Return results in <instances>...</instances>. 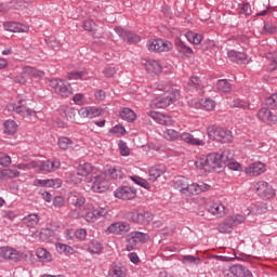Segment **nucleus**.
<instances>
[{
  "instance_id": "nucleus-1",
  "label": "nucleus",
  "mask_w": 277,
  "mask_h": 277,
  "mask_svg": "<svg viewBox=\"0 0 277 277\" xmlns=\"http://www.w3.org/2000/svg\"><path fill=\"white\" fill-rule=\"evenodd\" d=\"M181 98V91L179 89L170 88L168 89L162 96L154 98L150 103L151 109H166L170 107L173 103H176Z\"/></svg>"
},
{
  "instance_id": "nucleus-2",
  "label": "nucleus",
  "mask_w": 277,
  "mask_h": 277,
  "mask_svg": "<svg viewBox=\"0 0 277 277\" xmlns=\"http://www.w3.org/2000/svg\"><path fill=\"white\" fill-rule=\"evenodd\" d=\"M233 159V154L228 151V149L219 151V153H212L208 155V166L211 170H220L224 168V164L226 161H230Z\"/></svg>"
},
{
  "instance_id": "nucleus-3",
  "label": "nucleus",
  "mask_w": 277,
  "mask_h": 277,
  "mask_svg": "<svg viewBox=\"0 0 277 277\" xmlns=\"http://www.w3.org/2000/svg\"><path fill=\"white\" fill-rule=\"evenodd\" d=\"M126 219L129 220V222H133L134 224L148 226V224H150V221L153 220V213L148 211H140L137 209H133L126 213Z\"/></svg>"
},
{
  "instance_id": "nucleus-4",
  "label": "nucleus",
  "mask_w": 277,
  "mask_h": 277,
  "mask_svg": "<svg viewBox=\"0 0 277 277\" xmlns=\"http://www.w3.org/2000/svg\"><path fill=\"white\" fill-rule=\"evenodd\" d=\"M206 135L205 132L200 130H195L193 132H183L180 135V138L182 142H185V144H188V146H205L206 142Z\"/></svg>"
},
{
  "instance_id": "nucleus-5",
  "label": "nucleus",
  "mask_w": 277,
  "mask_h": 277,
  "mask_svg": "<svg viewBox=\"0 0 277 277\" xmlns=\"http://www.w3.org/2000/svg\"><path fill=\"white\" fill-rule=\"evenodd\" d=\"M50 88H52L54 92L63 98H68V96H72V87H70L69 83H66L62 79L54 78L50 80Z\"/></svg>"
},
{
  "instance_id": "nucleus-6",
  "label": "nucleus",
  "mask_w": 277,
  "mask_h": 277,
  "mask_svg": "<svg viewBox=\"0 0 277 277\" xmlns=\"http://www.w3.org/2000/svg\"><path fill=\"white\" fill-rule=\"evenodd\" d=\"M150 240V236L146 233H142V232H131L128 236H127V250H129V252H131V250H135V248L137 247L138 243H146V241Z\"/></svg>"
},
{
  "instance_id": "nucleus-7",
  "label": "nucleus",
  "mask_w": 277,
  "mask_h": 277,
  "mask_svg": "<svg viewBox=\"0 0 277 277\" xmlns=\"http://www.w3.org/2000/svg\"><path fill=\"white\" fill-rule=\"evenodd\" d=\"M172 42L163 39H151L147 41L148 51H153L154 53H164L168 51H172Z\"/></svg>"
},
{
  "instance_id": "nucleus-8",
  "label": "nucleus",
  "mask_w": 277,
  "mask_h": 277,
  "mask_svg": "<svg viewBox=\"0 0 277 277\" xmlns=\"http://www.w3.org/2000/svg\"><path fill=\"white\" fill-rule=\"evenodd\" d=\"M92 190L95 194H104L109 189V182L107 180V174L100 172L92 177Z\"/></svg>"
},
{
  "instance_id": "nucleus-9",
  "label": "nucleus",
  "mask_w": 277,
  "mask_h": 277,
  "mask_svg": "<svg viewBox=\"0 0 277 277\" xmlns=\"http://www.w3.org/2000/svg\"><path fill=\"white\" fill-rule=\"evenodd\" d=\"M255 192L263 200H269L276 196V190L269 183L261 181L254 185Z\"/></svg>"
},
{
  "instance_id": "nucleus-10",
  "label": "nucleus",
  "mask_w": 277,
  "mask_h": 277,
  "mask_svg": "<svg viewBox=\"0 0 277 277\" xmlns=\"http://www.w3.org/2000/svg\"><path fill=\"white\" fill-rule=\"evenodd\" d=\"M209 189H211V186L205 184V182L194 183L187 186H181V192L182 194H185V196H198V194L209 192Z\"/></svg>"
},
{
  "instance_id": "nucleus-11",
  "label": "nucleus",
  "mask_w": 277,
  "mask_h": 277,
  "mask_svg": "<svg viewBox=\"0 0 277 277\" xmlns=\"http://www.w3.org/2000/svg\"><path fill=\"white\" fill-rule=\"evenodd\" d=\"M115 31L119 35V38H122L123 42H127L128 44H137V42H141L142 40V37L138 35L124 30L120 26L115 27Z\"/></svg>"
},
{
  "instance_id": "nucleus-12",
  "label": "nucleus",
  "mask_w": 277,
  "mask_h": 277,
  "mask_svg": "<svg viewBox=\"0 0 277 277\" xmlns=\"http://www.w3.org/2000/svg\"><path fill=\"white\" fill-rule=\"evenodd\" d=\"M137 196V190L131 186H121L115 190V197L119 200H133Z\"/></svg>"
},
{
  "instance_id": "nucleus-13",
  "label": "nucleus",
  "mask_w": 277,
  "mask_h": 277,
  "mask_svg": "<svg viewBox=\"0 0 277 277\" xmlns=\"http://www.w3.org/2000/svg\"><path fill=\"white\" fill-rule=\"evenodd\" d=\"M107 215V210L105 208H89V210L82 213V217L85 222H96V220H101V217H105Z\"/></svg>"
},
{
  "instance_id": "nucleus-14",
  "label": "nucleus",
  "mask_w": 277,
  "mask_h": 277,
  "mask_svg": "<svg viewBox=\"0 0 277 277\" xmlns=\"http://www.w3.org/2000/svg\"><path fill=\"white\" fill-rule=\"evenodd\" d=\"M113 235H127L131 230V224L124 221L113 223L107 228Z\"/></svg>"
},
{
  "instance_id": "nucleus-15",
  "label": "nucleus",
  "mask_w": 277,
  "mask_h": 277,
  "mask_svg": "<svg viewBox=\"0 0 277 277\" xmlns=\"http://www.w3.org/2000/svg\"><path fill=\"white\" fill-rule=\"evenodd\" d=\"M147 116H149V118H153V120L158 122V124H163L164 127H172V124H174V120H172V117H170L169 115H163L159 111L149 110L147 111Z\"/></svg>"
},
{
  "instance_id": "nucleus-16",
  "label": "nucleus",
  "mask_w": 277,
  "mask_h": 277,
  "mask_svg": "<svg viewBox=\"0 0 277 277\" xmlns=\"http://www.w3.org/2000/svg\"><path fill=\"white\" fill-rule=\"evenodd\" d=\"M0 256L2 259H6L9 261H15L18 262L21 259H23V253L19 251H16L15 249L9 248V247H1L0 248Z\"/></svg>"
},
{
  "instance_id": "nucleus-17",
  "label": "nucleus",
  "mask_w": 277,
  "mask_h": 277,
  "mask_svg": "<svg viewBox=\"0 0 277 277\" xmlns=\"http://www.w3.org/2000/svg\"><path fill=\"white\" fill-rule=\"evenodd\" d=\"M206 209L215 217H224L226 215V208L221 202L210 201L207 203Z\"/></svg>"
},
{
  "instance_id": "nucleus-18",
  "label": "nucleus",
  "mask_w": 277,
  "mask_h": 277,
  "mask_svg": "<svg viewBox=\"0 0 277 277\" xmlns=\"http://www.w3.org/2000/svg\"><path fill=\"white\" fill-rule=\"evenodd\" d=\"M243 172L247 174V176H260V174L265 172V163L261 161L253 162L249 167H246Z\"/></svg>"
},
{
  "instance_id": "nucleus-19",
  "label": "nucleus",
  "mask_w": 277,
  "mask_h": 277,
  "mask_svg": "<svg viewBox=\"0 0 277 277\" xmlns=\"http://www.w3.org/2000/svg\"><path fill=\"white\" fill-rule=\"evenodd\" d=\"M39 166V170L42 172H55V170H60L61 162L60 160H44V161H37Z\"/></svg>"
},
{
  "instance_id": "nucleus-20",
  "label": "nucleus",
  "mask_w": 277,
  "mask_h": 277,
  "mask_svg": "<svg viewBox=\"0 0 277 277\" xmlns=\"http://www.w3.org/2000/svg\"><path fill=\"white\" fill-rule=\"evenodd\" d=\"M145 69L148 75L155 77V75H161L163 67L161 66V63H159V61L150 60L145 63Z\"/></svg>"
},
{
  "instance_id": "nucleus-21",
  "label": "nucleus",
  "mask_w": 277,
  "mask_h": 277,
  "mask_svg": "<svg viewBox=\"0 0 277 277\" xmlns=\"http://www.w3.org/2000/svg\"><path fill=\"white\" fill-rule=\"evenodd\" d=\"M258 118H259V120H262V122H267L268 124L277 122V116L273 115L272 110H269L266 107H263L258 113Z\"/></svg>"
},
{
  "instance_id": "nucleus-22",
  "label": "nucleus",
  "mask_w": 277,
  "mask_h": 277,
  "mask_svg": "<svg viewBox=\"0 0 277 277\" xmlns=\"http://www.w3.org/2000/svg\"><path fill=\"white\" fill-rule=\"evenodd\" d=\"M230 62H234L235 64H248L249 60H248V55L243 52H238L235 50H230L227 53Z\"/></svg>"
},
{
  "instance_id": "nucleus-23",
  "label": "nucleus",
  "mask_w": 277,
  "mask_h": 277,
  "mask_svg": "<svg viewBox=\"0 0 277 277\" xmlns=\"http://www.w3.org/2000/svg\"><path fill=\"white\" fill-rule=\"evenodd\" d=\"M68 202L71 205V207L79 209V207H83L85 205V197H83V195L80 193L72 192L68 196Z\"/></svg>"
},
{
  "instance_id": "nucleus-24",
  "label": "nucleus",
  "mask_w": 277,
  "mask_h": 277,
  "mask_svg": "<svg viewBox=\"0 0 277 277\" xmlns=\"http://www.w3.org/2000/svg\"><path fill=\"white\" fill-rule=\"evenodd\" d=\"M34 185L36 187H53L54 189H57L62 187V180H35Z\"/></svg>"
},
{
  "instance_id": "nucleus-25",
  "label": "nucleus",
  "mask_w": 277,
  "mask_h": 277,
  "mask_svg": "<svg viewBox=\"0 0 277 277\" xmlns=\"http://www.w3.org/2000/svg\"><path fill=\"white\" fill-rule=\"evenodd\" d=\"M162 174H166V164H156L149 169V181L155 183Z\"/></svg>"
},
{
  "instance_id": "nucleus-26",
  "label": "nucleus",
  "mask_w": 277,
  "mask_h": 277,
  "mask_svg": "<svg viewBox=\"0 0 277 277\" xmlns=\"http://www.w3.org/2000/svg\"><path fill=\"white\" fill-rule=\"evenodd\" d=\"M232 274L233 276H236V277H254L252 275V272H250L248 267L240 264H235L232 266Z\"/></svg>"
},
{
  "instance_id": "nucleus-27",
  "label": "nucleus",
  "mask_w": 277,
  "mask_h": 277,
  "mask_svg": "<svg viewBox=\"0 0 277 277\" xmlns=\"http://www.w3.org/2000/svg\"><path fill=\"white\" fill-rule=\"evenodd\" d=\"M4 29L6 31H13L14 34H21L27 31L29 27L16 22H5Z\"/></svg>"
},
{
  "instance_id": "nucleus-28",
  "label": "nucleus",
  "mask_w": 277,
  "mask_h": 277,
  "mask_svg": "<svg viewBox=\"0 0 277 277\" xmlns=\"http://www.w3.org/2000/svg\"><path fill=\"white\" fill-rule=\"evenodd\" d=\"M23 101H19L18 104H16L15 106H13L14 113L18 114L19 116H36V111L31 110L30 108H28L27 106H25V104H23Z\"/></svg>"
},
{
  "instance_id": "nucleus-29",
  "label": "nucleus",
  "mask_w": 277,
  "mask_h": 277,
  "mask_svg": "<svg viewBox=\"0 0 277 277\" xmlns=\"http://www.w3.org/2000/svg\"><path fill=\"white\" fill-rule=\"evenodd\" d=\"M102 174H106V180L109 181L111 179L118 180L124 176V173L120 168L110 167L109 169L102 172Z\"/></svg>"
},
{
  "instance_id": "nucleus-30",
  "label": "nucleus",
  "mask_w": 277,
  "mask_h": 277,
  "mask_svg": "<svg viewBox=\"0 0 277 277\" xmlns=\"http://www.w3.org/2000/svg\"><path fill=\"white\" fill-rule=\"evenodd\" d=\"M24 226L28 228H36L38 224H40V215L37 213L28 214L22 220Z\"/></svg>"
},
{
  "instance_id": "nucleus-31",
  "label": "nucleus",
  "mask_w": 277,
  "mask_h": 277,
  "mask_svg": "<svg viewBox=\"0 0 277 277\" xmlns=\"http://www.w3.org/2000/svg\"><path fill=\"white\" fill-rule=\"evenodd\" d=\"M175 47L177 49V53H181L184 57H192V55H194V50L181 40L175 42Z\"/></svg>"
},
{
  "instance_id": "nucleus-32",
  "label": "nucleus",
  "mask_w": 277,
  "mask_h": 277,
  "mask_svg": "<svg viewBox=\"0 0 277 277\" xmlns=\"http://www.w3.org/2000/svg\"><path fill=\"white\" fill-rule=\"evenodd\" d=\"M36 256L41 263H51L53 261V255L44 248H38L36 250Z\"/></svg>"
},
{
  "instance_id": "nucleus-33",
  "label": "nucleus",
  "mask_w": 277,
  "mask_h": 277,
  "mask_svg": "<svg viewBox=\"0 0 277 277\" xmlns=\"http://www.w3.org/2000/svg\"><path fill=\"white\" fill-rule=\"evenodd\" d=\"M216 142H221L222 144H228L233 142V132L221 128V130H219V136L216 137Z\"/></svg>"
},
{
  "instance_id": "nucleus-34",
  "label": "nucleus",
  "mask_w": 277,
  "mask_h": 277,
  "mask_svg": "<svg viewBox=\"0 0 277 277\" xmlns=\"http://www.w3.org/2000/svg\"><path fill=\"white\" fill-rule=\"evenodd\" d=\"M233 220L227 216L217 227L219 233L228 234L234 230Z\"/></svg>"
},
{
  "instance_id": "nucleus-35",
  "label": "nucleus",
  "mask_w": 277,
  "mask_h": 277,
  "mask_svg": "<svg viewBox=\"0 0 277 277\" xmlns=\"http://www.w3.org/2000/svg\"><path fill=\"white\" fill-rule=\"evenodd\" d=\"M58 113L61 118H64L65 120H72V118H75V108L72 107L61 106Z\"/></svg>"
},
{
  "instance_id": "nucleus-36",
  "label": "nucleus",
  "mask_w": 277,
  "mask_h": 277,
  "mask_svg": "<svg viewBox=\"0 0 277 277\" xmlns=\"http://www.w3.org/2000/svg\"><path fill=\"white\" fill-rule=\"evenodd\" d=\"M21 176V172L16 169H3L0 171V181H5V179H16Z\"/></svg>"
},
{
  "instance_id": "nucleus-37",
  "label": "nucleus",
  "mask_w": 277,
  "mask_h": 277,
  "mask_svg": "<svg viewBox=\"0 0 277 277\" xmlns=\"http://www.w3.org/2000/svg\"><path fill=\"white\" fill-rule=\"evenodd\" d=\"M113 277H127V268L120 263H113L111 265Z\"/></svg>"
},
{
  "instance_id": "nucleus-38",
  "label": "nucleus",
  "mask_w": 277,
  "mask_h": 277,
  "mask_svg": "<svg viewBox=\"0 0 277 277\" xmlns=\"http://www.w3.org/2000/svg\"><path fill=\"white\" fill-rule=\"evenodd\" d=\"M94 171V167H92L90 163L85 162L83 164H80L77 168V174L78 176H89V174H92Z\"/></svg>"
},
{
  "instance_id": "nucleus-39",
  "label": "nucleus",
  "mask_w": 277,
  "mask_h": 277,
  "mask_svg": "<svg viewBox=\"0 0 277 277\" xmlns=\"http://www.w3.org/2000/svg\"><path fill=\"white\" fill-rule=\"evenodd\" d=\"M120 118H122V120H127V122H134L137 116L135 115V111H133L131 108H123L120 111Z\"/></svg>"
},
{
  "instance_id": "nucleus-40",
  "label": "nucleus",
  "mask_w": 277,
  "mask_h": 277,
  "mask_svg": "<svg viewBox=\"0 0 277 277\" xmlns=\"http://www.w3.org/2000/svg\"><path fill=\"white\" fill-rule=\"evenodd\" d=\"M88 252L91 254H101V252H103V243L98 242L97 240L89 242Z\"/></svg>"
},
{
  "instance_id": "nucleus-41",
  "label": "nucleus",
  "mask_w": 277,
  "mask_h": 277,
  "mask_svg": "<svg viewBox=\"0 0 277 277\" xmlns=\"http://www.w3.org/2000/svg\"><path fill=\"white\" fill-rule=\"evenodd\" d=\"M3 127H4L3 131L6 135H14V133H16V131H17V126L14 120H6L3 123Z\"/></svg>"
},
{
  "instance_id": "nucleus-42",
  "label": "nucleus",
  "mask_w": 277,
  "mask_h": 277,
  "mask_svg": "<svg viewBox=\"0 0 277 277\" xmlns=\"http://www.w3.org/2000/svg\"><path fill=\"white\" fill-rule=\"evenodd\" d=\"M185 36L192 44H200V42H202V35L198 32L187 31Z\"/></svg>"
},
{
  "instance_id": "nucleus-43",
  "label": "nucleus",
  "mask_w": 277,
  "mask_h": 277,
  "mask_svg": "<svg viewBox=\"0 0 277 277\" xmlns=\"http://www.w3.org/2000/svg\"><path fill=\"white\" fill-rule=\"evenodd\" d=\"M182 263L183 265H200V263H202V260L194 255H184L182 256Z\"/></svg>"
},
{
  "instance_id": "nucleus-44",
  "label": "nucleus",
  "mask_w": 277,
  "mask_h": 277,
  "mask_svg": "<svg viewBox=\"0 0 277 277\" xmlns=\"http://www.w3.org/2000/svg\"><path fill=\"white\" fill-rule=\"evenodd\" d=\"M195 166L196 168H198L199 170H205L206 172H210V168H209V158L207 157H200L195 161Z\"/></svg>"
},
{
  "instance_id": "nucleus-45",
  "label": "nucleus",
  "mask_w": 277,
  "mask_h": 277,
  "mask_svg": "<svg viewBox=\"0 0 277 277\" xmlns=\"http://www.w3.org/2000/svg\"><path fill=\"white\" fill-rule=\"evenodd\" d=\"M216 88L220 92L228 93L230 90H233V85L230 82L226 79H221L216 83Z\"/></svg>"
},
{
  "instance_id": "nucleus-46",
  "label": "nucleus",
  "mask_w": 277,
  "mask_h": 277,
  "mask_svg": "<svg viewBox=\"0 0 277 277\" xmlns=\"http://www.w3.org/2000/svg\"><path fill=\"white\" fill-rule=\"evenodd\" d=\"M28 5L25 0H13L9 3L8 10H25Z\"/></svg>"
},
{
  "instance_id": "nucleus-47",
  "label": "nucleus",
  "mask_w": 277,
  "mask_h": 277,
  "mask_svg": "<svg viewBox=\"0 0 277 277\" xmlns=\"http://www.w3.org/2000/svg\"><path fill=\"white\" fill-rule=\"evenodd\" d=\"M202 81L199 77H190L188 80V90H202Z\"/></svg>"
},
{
  "instance_id": "nucleus-48",
  "label": "nucleus",
  "mask_w": 277,
  "mask_h": 277,
  "mask_svg": "<svg viewBox=\"0 0 277 277\" xmlns=\"http://www.w3.org/2000/svg\"><path fill=\"white\" fill-rule=\"evenodd\" d=\"M58 147L62 148V150H68V148H72V140L66 136L60 137Z\"/></svg>"
},
{
  "instance_id": "nucleus-49",
  "label": "nucleus",
  "mask_w": 277,
  "mask_h": 277,
  "mask_svg": "<svg viewBox=\"0 0 277 277\" xmlns=\"http://www.w3.org/2000/svg\"><path fill=\"white\" fill-rule=\"evenodd\" d=\"M220 130H221V128L217 127V126H210V127H208V129H207L208 137L210 140L216 141L217 136L220 134Z\"/></svg>"
},
{
  "instance_id": "nucleus-50",
  "label": "nucleus",
  "mask_w": 277,
  "mask_h": 277,
  "mask_svg": "<svg viewBox=\"0 0 277 277\" xmlns=\"http://www.w3.org/2000/svg\"><path fill=\"white\" fill-rule=\"evenodd\" d=\"M131 181H133V183H135L136 185L144 187V189H150V184L148 183V181L144 180L143 177L133 175L131 176Z\"/></svg>"
},
{
  "instance_id": "nucleus-51",
  "label": "nucleus",
  "mask_w": 277,
  "mask_h": 277,
  "mask_svg": "<svg viewBox=\"0 0 277 277\" xmlns=\"http://www.w3.org/2000/svg\"><path fill=\"white\" fill-rule=\"evenodd\" d=\"M38 166H40V163L36 160H32L28 163H19V164H16V169L17 170H32V169H36L38 168Z\"/></svg>"
},
{
  "instance_id": "nucleus-52",
  "label": "nucleus",
  "mask_w": 277,
  "mask_h": 277,
  "mask_svg": "<svg viewBox=\"0 0 277 277\" xmlns=\"http://www.w3.org/2000/svg\"><path fill=\"white\" fill-rule=\"evenodd\" d=\"M154 90H158L159 92H163V90H170V82L159 80L153 84Z\"/></svg>"
},
{
  "instance_id": "nucleus-53",
  "label": "nucleus",
  "mask_w": 277,
  "mask_h": 277,
  "mask_svg": "<svg viewBox=\"0 0 277 277\" xmlns=\"http://www.w3.org/2000/svg\"><path fill=\"white\" fill-rule=\"evenodd\" d=\"M265 105L271 107V109H277V93L267 97L265 100Z\"/></svg>"
},
{
  "instance_id": "nucleus-54",
  "label": "nucleus",
  "mask_w": 277,
  "mask_h": 277,
  "mask_svg": "<svg viewBox=\"0 0 277 277\" xmlns=\"http://www.w3.org/2000/svg\"><path fill=\"white\" fill-rule=\"evenodd\" d=\"M119 150L122 157H129V155H131V149L127 146L124 141H119Z\"/></svg>"
},
{
  "instance_id": "nucleus-55",
  "label": "nucleus",
  "mask_w": 277,
  "mask_h": 277,
  "mask_svg": "<svg viewBox=\"0 0 277 277\" xmlns=\"http://www.w3.org/2000/svg\"><path fill=\"white\" fill-rule=\"evenodd\" d=\"M164 137L169 142H174V140H176V137H179V132L173 129H168L167 131H164Z\"/></svg>"
},
{
  "instance_id": "nucleus-56",
  "label": "nucleus",
  "mask_w": 277,
  "mask_h": 277,
  "mask_svg": "<svg viewBox=\"0 0 277 277\" xmlns=\"http://www.w3.org/2000/svg\"><path fill=\"white\" fill-rule=\"evenodd\" d=\"M201 105L206 111H213L215 109V102L213 100H201Z\"/></svg>"
},
{
  "instance_id": "nucleus-57",
  "label": "nucleus",
  "mask_w": 277,
  "mask_h": 277,
  "mask_svg": "<svg viewBox=\"0 0 277 277\" xmlns=\"http://www.w3.org/2000/svg\"><path fill=\"white\" fill-rule=\"evenodd\" d=\"M12 163V158L8 154L0 153V166L8 168Z\"/></svg>"
},
{
  "instance_id": "nucleus-58",
  "label": "nucleus",
  "mask_w": 277,
  "mask_h": 277,
  "mask_svg": "<svg viewBox=\"0 0 277 277\" xmlns=\"http://www.w3.org/2000/svg\"><path fill=\"white\" fill-rule=\"evenodd\" d=\"M74 237H76L78 241H85V238L88 237V232L83 228H80L74 232Z\"/></svg>"
},
{
  "instance_id": "nucleus-59",
  "label": "nucleus",
  "mask_w": 277,
  "mask_h": 277,
  "mask_svg": "<svg viewBox=\"0 0 277 277\" xmlns=\"http://www.w3.org/2000/svg\"><path fill=\"white\" fill-rule=\"evenodd\" d=\"M103 116V109L89 106V118H98Z\"/></svg>"
},
{
  "instance_id": "nucleus-60",
  "label": "nucleus",
  "mask_w": 277,
  "mask_h": 277,
  "mask_svg": "<svg viewBox=\"0 0 277 277\" xmlns=\"http://www.w3.org/2000/svg\"><path fill=\"white\" fill-rule=\"evenodd\" d=\"M56 250L57 252H60V254H62L63 252H67L68 254H70L72 252V248L68 245H64L62 242L56 243Z\"/></svg>"
},
{
  "instance_id": "nucleus-61",
  "label": "nucleus",
  "mask_w": 277,
  "mask_h": 277,
  "mask_svg": "<svg viewBox=\"0 0 277 277\" xmlns=\"http://www.w3.org/2000/svg\"><path fill=\"white\" fill-rule=\"evenodd\" d=\"M229 219L232 220V224L234 226H239V224H243V222H246V216H243L241 214H236L234 216H229Z\"/></svg>"
},
{
  "instance_id": "nucleus-62",
  "label": "nucleus",
  "mask_w": 277,
  "mask_h": 277,
  "mask_svg": "<svg viewBox=\"0 0 277 277\" xmlns=\"http://www.w3.org/2000/svg\"><path fill=\"white\" fill-rule=\"evenodd\" d=\"M83 75H85L84 71H70L67 74V79L69 80L83 79Z\"/></svg>"
},
{
  "instance_id": "nucleus-63",
  "label": "nucleus",
  "mask_w": 277,
  "mask_h": 277,
  "mask_svg": "<svg viewBox=\"0 0 277 277\" xmlns=\"http://www.w3.org/2000/svg\"><path fill=\"white\" fill-rule=\"evenodd\" d=\"M82 27L83 29H85V31H94V27H96V23H94V21L92 19H87L83 22Z\"/></svg>"
},
{
  "instance_id": "nucleus-64",
  "label": "nucleus",
  "mask_w": 277,
  "mask_h": 277,
  "mask_svg": "<svg viewBox=\"0 0 277 277\" xmlns=\"http://www.w3.org/2000/svg\"><path fill=\"white\" fill-rule=\"evenodd\" d=\"M263 31H264V34H276L277 27L273 26L269 23H264Z\"/></svg>"
}]
</instances>
